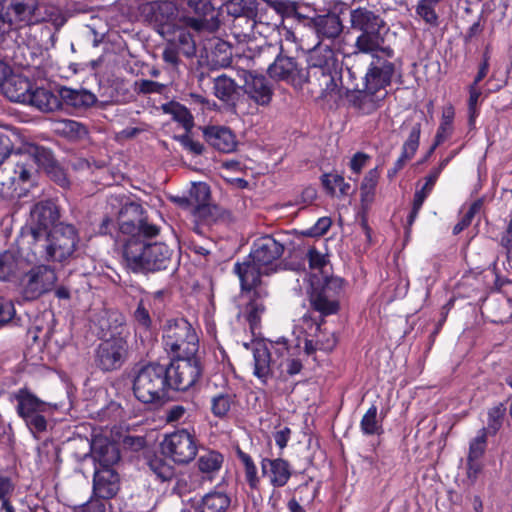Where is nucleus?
Segmentation results:
<instances>
[{
    "label": "nucleus",
    "instance_id": "nucleus-53",
    "mask_svg": "<svg viewBox=\"0 0 512 512\" xmlns=\"http://www.w3.org/2000/svg\"><path fill=\"white\" fill-rule=\"evenodd\" d=\"M212 47L214 48L212 54L215 56V63L221 66L228 65L232 55L229 44L218 38H214L211 41V48Z\"/></svg>",
    "mask_w": 512,
    "mask_h": 512
},
{
    "label": "nucleus",
    "instance_id": "nucleus-32",
    "mask_svg": "<svg viewBox=\"0 0 512 512\" xmlns=\"http://www.w3.org/2000/svg\"><path fill=\"white\" fill-rule=\"evenodd\" d=\"M185 4V0H164L159 2L157 15L160 19V32L163 35H169L172 28L177 26L174 21L179 16V8Z\"/></svg>",
    "mask_w": 512,
    "mask_h": 512
},
{
    "label": "nucleus",
    "instance_id": "nucleus-23",
    "mask_svg": "<svg viewBox=\"0 0 512 512\" xmlns=\"http://www.w3.org/2000/svg\"><path fill=\"white\" fill-rule=\"evenodd\" d=\"M386 95L387 91L378 93L364 85L363 89L351 92L348 95V101L360 113L369 115L381 106Z\"/></svg>",
    "mask_w": 512,
    "mask_h": 512
},
{
    "label": "nucleus",
    "instance_id": "nucleus-51",
    "mask_svg": "<svg viewBox=\"0 0 512 512\" xmlns=\"http://www.w3.org/2000/svg\"><path fill=\"white\" fill-rule=\"evenodd\" d=\"M234 403V396L229 393H220L211 398V412L217 418L227 416Z\"/></svg>",
    "mask_w": 512,
    "mask_h": 512
},
{
    "label": "nucleus",
    "instance_id": "nucleus-9",
    "mask_svg": "<svg viewBox=\"0 0 512 512\" xmlns=\"http://www.w3.org/2000/svg\"><path fill=\"white\" fill-rule=\"evenodd\" d=\"M163 454L177 464H188L197 455L198 441L194 432L179 429L166 435L161 443Z\"/></svg>",
    "mask_w": 512,
    "mask_h": 512
},
{
    "label": "nucleus",
    "instance_id": "nucleus-40",
    "mask_svg": "<svg viewBox=\"0 0 512 512\" xmlns=\"http://www.w3.org/2000/svg\"><path fill=\"white\" fill-rule=\"evenodd\" d=\"M230 506V498L222 492H211L206 494L195 512H225Z\"/></svg>",
    "mask_w": 512,
    "mask_h": 512
},
{
    "label": "nucleus",
    "instance_id": "nucleus-52",
    "mask_svg": "<svg viewBox=\"0 0 512 512\" xmlns=\"http://www.w3.org/2000/svg\"><path fill=\"white\" fill-rule=\"evenodd\" d=\"M224 7L229 15L234 16L235 19L238 20V25L245 23L246 26H248V28L254 27L255 21L253 20V18L247 15H243L245 7L242 4V1L229 0L224 4Z\"/></svg>",
    "mask_w": 512,
    "mask_h": 512
},
{
    "label": "nucleus",
    "instance_id": "nucleus-45",
    "mask_svg": "<svg viewBox=\"0 0 512 512\" xmlns=\"http://www.w3.org/2000/svg\"><path fill=\"white\" fill-rule=\"evenodd\" d=\"M360 428L365 435H379L383 432L382 421L378 419V410L375 405H372L362 417Z\"/></svg>",
    "mask_w": 512,
    "mask_h": 512
},
{
    "label": "nucleus",
    "instance_id": "nucleus-48",
    "mask_svg": "<svg viewBox=\"0 0 512 512\" xmlns=\"http://www.w3.org/2000/svg\"><path fill=\"white\" fill-rule=\"evenodd\" d=\"M237 456L243 464L245 479L249 487L251 489H257L259 487L260 478L258 476V470L253 459L250 455L240 449L237 450Z\"/></svg>",
    "mask_w": 512,
    "mask_h": 512
},
{
    "label": "nucleus",
    "instance_id": "nucleus-38",
    "mask_svg": "<svg viewBox=\"0 0 512 512\" xmlns=\"http://www.w3.org/2000/svg\"><path fill=\"white\" fill-rule=\"evenodd\" d=\"M254 375L265 381L272 372L271 352L265 344L258 343L253 348Z\"/></svg>",
    "mask_w": 512,
    "mask_h": 512
},
{
    "label": "nucleus",
    "instance_id": "nucleus-10",
    "mask_svg": "<svg viewBox=\"0 0 512 512\" xmlns=\"http://www.w3.org/2000/svg\"><path fill=\"white\" fill-rule=\"evenodd\" d=\"M195 16H181L179 22L196 33L213 32L219 27V9L213 0H185Z\"/></svg>",
    "mask_w": 512,
    "mask_h": 512
},
{
    "label": "nucleus",
    "instance_id": "nucleus-63",
    "mask_svg": "<svg viewBox=\"0 0 512 512\" xmlns=\"http://www.w3.org/2000/svg\"><path fill=\"white\" fill-rule=\"evenodd\" d=\"M150 468L162 481L170 480L174 474L173 468L162 459L152 460Z\"/></svg>",
    "mask_w": 512,
    "mask_h": 512
},
{
    "label": "nucleus",
    "instance_id": "nucleus-56",
    "mask_svg": "<svg viewBox=\"0 0 512 512\" xmlns=\"http://www.w3.org/2000/svg\"><path fill=\"white\" fill-rule=\"evenodd\" d=\"M432 188L426 186L423 184V186L416 190L413 198L412 203V210L408 217V224L412 225L415 219L417 218L419 211L422 208L423 203L425 202L426 198L430 195L432 192Z\"/></svg>",
    "mask_w": 512,
    "mask_h": 512
},
{
    "label": "nucleus",
    "instance_id": "nucleus-4",
    "mask_svg": "<svg viewBox=\"0 0 512 512\" xmlns=\"http://www.w3.org/2000/svg\"><path fill=\"white\" fill-rule=\"evenodd\" d=\"M308 79L312 80L313 85L317 86L323 95L334 92L337 88L338 60L332 48L328 45L318 44L308 52L307 56Z\"/></svg>",
    "mask_w": 512,
    "mask_h": 512
},
{
    "label": "nucleus",
    "instance_id": "nucleus-24",
    "mask_svg": "<svg viewBox=\"0 0 512 512\" xmlns=\"http://www.w3.org/2000/svg\"><path fill=\"white\" fill-rule=\"evenodd\" d=\"M28 156L40 169L51 175L61 186L68 184L63 171L57 166L51 151L42 146H31L28 148Z\"/></svg>",
    "mask_w": 512,
    "mask_h": 512
},
{
    "label": "nucleus",
    "instance_id": "nucleus-37",
    "mask_svg": "<svg viewBox=\"0 0 512 512\" xmlns=\"http://www.w3.org/2000/svg\"><path fill=\"white\" fill-rule=\"evenodd\" d=\"M60 99L61 103L64 102L77 109L88 108L97 100L96 96L90 91L84 89L76 90L67 87L60 90Z\"/></svg>",
    "mask_w": 512,
    "mask_h": 512
},
{
    "label": "nucleus",
    "instance_id": "nucleus-41",
    "mask_svg": "<svg viewBox=\"0 0 512 512\" xmlns=\"http://www.w3.org/2000/svg\"><path fill=\"white\" fill-rule=\"evenodd\" d=\"M275 353L278 354L282 360L278 364V368L282 373H286L290 376L298 374L302 369V363L299 359L291 357L290 350L287 346V342H277L273 346Z\"/></svg>",
    "mask_w": 512,
    "mask_h": 512
},
{
    "label": "nucleus",
    "instance_id": "nucleus-59",
    "mask_svg": "<svg viewBox=\"0 0 512 512\" xmlns=\"http://www.w3.org/2000/svg\"><path fill=\"white\" fill-rule=\"evenodd\" d=\"M432 3L426 0H420L416 6V13L429 25H438V15L435 11V7Z\"/></svg>",
    "mask_w": 512,
    "mask_h": 512
},
{
    "label": "nucleus",
    "instance_id": "nucleus-6",
    "mask_svg": "<svg viewBox=\"0 0 512 512\" xmlns=\"http://www.w3.org/2000/svg\"><path fill=\"white\" fill-rule=\"evenodd\" d=\"M20 28L50 22L59 29L66 21L55 5L39 0H13Z\"/></svg>",
    "mask_w": 512,
    "mask_h": 512
},
{
    "label": "nucleus",
    "instance_id": "nucleus-30",
    "mask_svg": "<svg viewBox=\"0 0 512 512\" xmlns=\"http://www.w3.org/2000/svg\"><path fill=\"white\" fill-rule=\"evenodd\" d=\"M1 89L10 101L26 104L32 85L26 77L11 74Z\"/></svg>",
    "mask_w": 512,
    "mask_h": 512
},
{
    "label": "nucleus",
    "instance_id": "nucleus-5",
    "mask_svg": "<svg viewBox=\"0 0 512 512\" xmlns=\"http://www.w3.org/2000/svg\"><path fill=\"white\" fill-rule=\"evenodd\" d=\"M164 349L173 358L195 356L199 339L195 329L184 318L170 319L163 328Z\"/></svg>",
    "mask_w": 512,
    "mask_h": 512
},
{
    "label": "nucleus",
    "instance_id": "nucleus-49",
    "mask_svg": "<svg viewBox=\"0 0 512 512\" xmlns=\"http://www.w3.org/2000/svg\"><path fill=\"white\" fill-rule=\"evenodd\" d=\"M379 179V172L377 168L369 170L360 187L361 201L365 204H370L375 195V189Z\"/></svg>",
    "mask_w": 512,
    "mask_h": 512
},
{
    "label": "nucleus",
    "instance_id": "nucleus-3",
    "mask_svg": "<svg viewBox=\"0 0 512 512\" xmlns=\"http://www.w3.org/2000/svg\"><path fill=\"white\" fill-rule=\"evenodd\" d=\"M169 389V370L165 365L150 363L142 366L133 379V393L145 404L163 402Z\"/></svg>",
    "mask_w": 512,
    "mask_h": 512
},
{
    "label": "nucleus",
    "instance_id": "nucleus-17",
    "mask_svg": "<svg viewBox=\"0 0 512 512\" xmlns=\"http://www.w3.org/2000/svg\"><path fill=\"white\" fill-rule=\"evenodd\" d=\"M56 206L51 201H41L36 203L30 211V234L31 241L34 242L38 238L45 236L47 230L57 220Z\"/></svg>",
    "mask_w": 512,
    "mask_h": 512
},
{
    "label": "nucleus",
    "instance_id": "nucleus-46",
    "mask_svg": "<svg viewBox=\"0 0 512 512\" xmlns=\"http://www.w3.org/2000/svg\"><path fill=\"white\" fill-rule=\"evenodd\" d=\"M236 87L234 80L224 74L214 79V94L221 101H231L236 93Z\"/></svg>",
    "mask_w": 512,
    "mask_h": 512
},
{
    "label": "nucleus",
    "instance_id": "nucleus-13",
    "mask_svg": "<svg viewBox=\"0 0 512 512\" xmlns=\"http://www.w3.org/2000/svg\"><path fill=\"white\" fill-rule=\"evenodd\" d=\"M56 281V273L51 267L39 265L32 268L21 278V291L25 299L34 300L50 291Z\"/></svg>",
    "mask_w": 512,
    "mask_h": 512
},
{
    "label": "nucleus",
    "instance_id": "nucleus-12",
    "mask_svg": "<svg viewBox=\"0 0 512 512\" xmlns=\"http://www.w3.org/2000/svg\"><path fill=\"white\" fill-rule=\"evenodd\" d=\"M269 292L266 288L255 289L239 295L238 317L242 316L252 332L259 329L268 310Z\"/></svg>",
    "mask_w": 512,
    "mask_h": 512
},
{
    "label": "nucleus",
    "instance_id": "nucleus-14",
    "mask_svg": "<svg viewBox=\"0 0 512 512\" xmlns=\"http://www.w3.org/2000/svg\"><path fill=\"white\" fill-rule=\"evenodd\" d=\"M127 352V342L123 337H111L99 344L96 350V363L104 371L119 369L126 359Z\"/></svg>",
    "mask_w": 512,
    "mask_h": 512
},
{
    "label": "nucleus",
    "instance_id": "nucleus-58",
    "mask_svg": "<svg viewBox=\"0 0 512 512\" xmlns=\"http://www.w3.org/2000/svg\"><path fill=\"white\" fill-rule=\"evenodd\" d=\"M171 114L175 121L182 124L187 132L194 126L193 116L190 111L181 104H173L171 107Z\"/></svg>",
    "mask_w": 512,
    "mask_h": 512
},
{
    "label": "nucleus",
    "instance_id": "nucleus-21",
    "mask_svg": "<svg viewBox=\"0 0 512 512\" xmlns=\"http://www.w3.org/2000/svg\"><path fill=\"white\" fill-rule=\"evenodd\" d=\"M244 93L257 105L267 106L272 100L273 89L264 76L245 72Z\"/></svg>",
    "mask_w": 512,
    "mask_h": 512
},
{
    "label": "nucleus",
    "instance_id": "nucleus-19",
    "mask_svg": "<svg viewBox=\"0 0 512 512\" xmlns=\"http://www.w3.org/2000/svg\"><path fill=\"white\" fill-rule=\"evenodd\" d=\"M394 71V64L387 58L376 57L369 65L364 85L378 93L386 91L385 88L390 84Z\"/></svg>",
    "mask_w": 512,
    "mask_h": 512
},
{
    "label": "nucleus",
    "instance_id": "nucleus-1",
    "mask_svg": "<svg viewBox=\"0 0 512 512\" xmlns=\"http://www.w3.org/2000/svg\"><path fill=\"white\" fill-rule=\"evenodd\" d=\"M79 242L78 233L71 224H60L51 233L30 242L32 261L65 262L75 253Z\"/></svg>",
    "mask_w": 512,
    "mask_h": 512
},
{
    "label": "nucleus",
    "instance_id": "nucleus-27",
    "mask_svg": "<svg viewBox=\"0 0 512 512\" xmlns=\"http://www.w3.org/2000/svg\"><path fill=\"white\" fill-rule=\"evenodd\" d=\"M119 490V476L112 468H96L93 492L101 499L114 497Z\"/></svg>",
    "mask_w": 512,
    "mask_h": 512
},
{
    "label": "nucleus",
    "instance_id": "nucleus-42",
    "mask_svg": "<svg viewBox=\"0 0 512 512\" xmlns=\"http://www.w3.org/2000/svg\"><path fill=\"white\" fill-rule=\"evenodd\" d=\"M210 199V189L206 183L200 182L193 184L188 198H178L176 201L189 210L208 203Z\"/></svg>",
    "mask_w": 512,
    "mask_h": 512
},
{
    "label": "nucleus",
    "instance_id": "nucleus-62",
    "mask_svg": "<svg viewBox=\"0 0 512 512\" xmlns=\"http://www.w3.org/2000/svg\"><path fill=\"white\" fill-rule=\"evenodd\" d=\"M480 209V202H474L471 204L467 212L462 216L461 220L454 226L453 234L457 235L461 233L465 228H467L471 224L475 214L478 213Z\"/></svg>",
    "mask_w": 512,
    "mask_h": 512
},
{
    "label": "nucleus",
    "instance_id": "nucleus-28",
    "mask_svg": "<svg viewBox=\"0 0 512 512\" xmlns=\"http://www.w3.org/2000/svg\"><path fill=\"white\" fill-rule=\"evenodd\" d=\"M206 142L220 152H233L237 146L234 133L224 126H207L203 128Z\"/></svg>",
    "mask_w": 512,
    "mask_h": 512
},
{
    "label": "nucleus",
    "instance_id": "nucleus-47",
    "mask_svg": "<svg viewBox=\"0 0 512 512\" xmlns=\"http://www.w3.org/2000/svg\"><path fill=\"white\" fill-rule=\"evenodd\" d=\"M223 456L217 451H207L203 453L197 461L199 470L205 474L218 472L223 464Z\"/></svg>",
    "mask_w": 512,
    "mask_h": 512
},
{
    "label": "nucleus",
    "instance_id": "nucleus-60",
    "mask_svg": "<svg viewBox=\"0 0 512 512\" xmlns=\"http://www.w3.org/2000/svg\"><path fill=\"white\" fill-rule=\"evenodd\" d=\"M16 321V311L11 300L0 297V327Z\"/></svg>",
    "mask_w": 512,
    "mask_h": 512
},
{
    "label": "nucleus",
    "instance_id": "nucleus-18",
    "mask_svg": "<svg viewBox=\"0 0 512 512\" xmlns=\"http://www.w3.org/2000/svg\"><path fill=\"white\" fill-rule=\"evenodd\" d=\"M355 54H370L373 59L382 57L391 59L394 56V50L385 44V38L382 30L365 31L355 40Z\"/></svg>",
    "mask_w": 512,
    "mask_h": 512
},
{
    "label": "nucleus",
    "instance_id": "nucleus-44",
    "mask_svg": "<svg viewBox=\"0 0 512 512\" xmlns=\"http://www.w3.org/2000/svg\"><path fill=\"white\" fill-rule=\"evenodd\" d=\"M138 209L139 205L128 202L125 196L111 195L107 199L105 213L120 220L129 210L137 211Z\"/></svg>",
    "mask_w": 512,
    "mask_h": 512
},
{
    "label": "nucleus",
    "instance_id": "nucleus-2",
    "mask_svg": "<svg viewBox=\"0 0 512 512\" xmlns=\"http://www.w3.org/2000/svg\"><path fill=\"white\" fill-rule=\"evenodd\" d=\"M123 258L134 272H155L169 267L172 251L164 243L147 244L137 238H130L124 245Z\"/></svg>",
    "mask_w": 512,
    "mask_h": 512
},
{
    "label": "nucleus",
    "instance_id": "nucleus-25",
    "mask_svg": "<svg viewBox=\"0 0 512 512\" xmlns=\"http://www.w3.org/2000/svg\"><path fill=\"white\" fill-rule=\"evenodd\" d=\"M234 272L240 280L241 293L263 288L261 275L266 273L264 267L256 264L252 259L234 265Z\"/></svg>",
    "mask_w": 512,
    "mask_h": 512
},
{
    "label": "nucleus",
    "instance_id": "nucleus-34",
    "mask_svg": "<svg viewBox=\"0 0 512 512\" xmlns=\"http://www.w3.org/2000/svg\"><path fill=\"white\" fill-rule=\"evenodd\" d=\"M26 104L32 105L43 112H53L61 108L60 94H55L46 88L31 90Z\"/></svg>",
    "mask_w": 512,
    "mask_h": 512
},
{
    "label": "nucleus",
    "instance_id": "nucleus-64",
    "mask_svg": "<svg viewBox=\"0 0 512 512\" xmlns=\"http://www.w3.org/2000/svg\"><path fill=\"white\" fill-rule=\"evenodd\" d=\"M136 89L139 93L143 94H151V93H157L161 94L166 89V85L152 81V80H140L135 83Z\"/></svg>",
    "mask_w": 512,
    "mask_h": 512
},
{
    "label": "nucleus",
    "instance_id": "nucleus-11",
    "mask_svg": "<svg viewBox=\"0 0 512 512\" xmlns=\"http://www.w3.org/2000/svg\"><path fill=\"white\" fill-rule=\"evenodd\" d=\"M169 370V385L171 389L186 391L200 378L202 368L197 356L175 357Z\"/></svg>",
    "mask_w": 512,
    "mask_h": 512
},
{
    "label": "nucleus",
    "instance_id": "nucleus-8",
    "mask_svg": "<svg viewBox=\"0 0 512 512\" xmlns=\"http://www.w3.org/2000/svg\"><path fill=\"white\" fill-rule=\"evenodd\" d=\"M11 400L16 401V411L29 430L35 433L44 432L47 421L43 413L46 411V403L25 388L19 389L11 395Z\"/></svg>",
    "mask_w": 512,
    "mask_h": 512
},
{
    "label": "nucleus",
    "instance_id": "nucleus-36",
    "mask_svg": "<svg viewBox=\"0 0 512 512\" xmlns=\"http://www.w3.org/2000/svg\"><path fill=\"white\" fill-rule=\"evenodd\" d=\"M182 26H175L172 28L170 34H172L171 38H168V41H173L176 47L181 51V53L190 58L195 56L196 54V40L194 36L188 31L189 27L183 22H180Z\"/></svg>",
    "mask_w": 512,
    "mask_h": 512
},
{
    "label": "nucleus",
    "instance_id": "nucleus-31",
    "mask_svg": "<svg viewBox=\"0 0 512 512\" xmlns=\"http://www.w3.org/2000/svg\"><path fill=\"white\" fill-rule=\"evenodd\" d=\"M29 259H31L29 256L25 260L13 251L0 254V280L12 281L17 278L26 269Z\"/></svg>",
    "mask_w": 512,
    "mask_h": 512
},
{
    "label": "nucleus",
    "instance_id": "nucleus-61",
    "mask_svg": "<svg viewBox=\"0 0 512 512\" xmlns=\"http://www.w3.org/2000/svg\"><path fill=\"white\" fill-rule=\"evenodd\" d=\"M469 99H468V111H469V120L470 122H474L475 118L478 115V103L479 99L482 95L481 88L476 85L469 86Z\"/></svg>",
    "mask_w": 512,
    "mask_h": 512
},
{
    "label": "nucleus",
    "instance_id": "nucleus-43",
    "mask_svg": "<svg viewBox=\"0 0 512 512\" xmlns=\"http://www.w3.org/2000/svg\"><path fill=\"white\" fill-rule=\"evenodd\" d=\"M120 230L123 233L131 234L135 238L136 234H141L144 237H155L159 234L160 227L150 223L148 219H140L138 223L133 221H122Z\"/></svg>",
    "mask_w": 512,
    "mask_h": 512
},
{
    "label": "nucleus",
    "instance_id": "nucleus-26",
    "mask_svg": "<svg viewBox=\"0 0 512 512\" xmlns=\"http://www.w3.org/2000/svg\"><path fill=\"white\" fill-rule=\"evenodd\" d=\"M310 25L321 40H334L343 32V23L336 13L316 15L311 18Z\"/></svg>",
    "mask_w": 512,
    "mask_h": 512
},
{
    "label": "nucleus",
    "instance_id": "nucleus-15",
    "mask_svg": "<svg viewBox=\"0 0 512 512\" xmlns=\"http://www.w3.org/2000/svg\"><path fill=\"white\" fill-rule=\"evenodd\" d=\"M30 177L31 169L27 162L8 159L0 165V198L13 197L17 184L29 181Z\"/></svg>",
    "mask_w": 512,
    "mask_h": 512
},
{
    "label": "nucleus",
    "instance_id": "nucleus-22",
    "mask_svg": "<svg viewBox=\"0 0 512 512\" xmlns=\"http://www.w3.org/2000/svg\"><path fill=\"white\" fill-rule=\"evenodd\" d=\"M261 472L273 487L285 486L292 475L291 465L282 458H262Z\"/></svg>",
    "mask_w": 512,
    "mask_h": 512
},
{
    "label": "nucleus",
    "instance_id": "nucleus-20",
    "mask_svg": "<svg viewBox=\"0 0 512 512\" xmlns=\"http://www.w3.org/2000/svg\"><path fill=\"white\" fill-rule=\"evenodd\" d=\"M283 252L284 246L280 242L271 236H264L255 241L249 258L265 268L278 260Z\"/></svg>",
    "mask_w": 512,
    "mask_h": 512
},
{
    "label": "nucleus",
    "instance_id": "nucleus-57",
    "mask_svg": "<svg viewBox=\"0 0 512 512\" xmlns=\"http://www.w3.org/2000/svg\"><path fill=\"white\" fill-rule=\"evenodd\" d=\"M322 183L329 193L334 194L339 189L341 194H347L350 185L345 182L344 178L337 174H325L322 177Z\"/></svg>",
    "mask_w": 512,
    "mask_h": 512
},
{
    "label": "nucleus",
    "instance_id": "nucleus-55",
    "mask_svg": "<svg viewBox=\"0 0 512 512\" xmlns=\"http://www.w3.org/2000/svg\"><path fill=\"white\" fill-rule=\"evenodd\" d=\"M190 212L196 219L208 225L215 222L218 217V208L209 202L191 209Z\"/></svg>",
    "mask_w": 512,
    "mask_h": 512
},
{
    "label": "nucleus",
    "instance_id": "nucleus-29",
    "mask_svg": "<svg viewBox=\"0 0 512 512\" xmlns=\"http://www.w3.org/2000/svg\"><path fill=\"white\" fill-rule=\"evenodd\" d=\"M350 25L361 33L385 29V21L367 7H357L350 10Z\"/></svg>",
    "mask_w": 512,
    "mask_h": 512
},
{
    "label": "nucleus",
    "instance_id": "nucleus-7",
    "mask_svg": "<svg viewBox=\"0 0 512 512\" xmlns=\"http://www.w3.org/2000/svg\"><path fill=\"white\" fill-rule=\"evenodd\" d=\"M310 303L314 310L322 316L332 315L339 310V296L343 288V280L338 277L325 276L323 282L315 278L312 281Z\"/></svg>",
    "mask_w": 512,
    "mask_h": 512
},
{
    "label": "nucleus",
    "instance_id": "nucleus-35",
    "mask_svg": "<svg viewBox=\"0 0 512 512\" xmlns=\"http://www.w3.org/2000/svg\"><path fill=\"white\" fill-rule=\"evenodd\" d=\"M92 453L99 468H111L120 459V453L114 443L108 441H96L93 444Z\"/></svg>",
    "mask_w": 512,
    "mask_h": 512
},
{
    "label": "nucleus",
    "instance_id": "nucleus-33",
    "mask_svg": "<svg viewBox=\"0 0 512 512\" xmlns=\"http://www.w3.org/2000/svg\"><path fill=\"white\" fill-rule=\"evenodd\" d=\"M19 29L21 28L13 0H0V45L12 31Z\"/></svg>",
    "mask_w": 512,
    "mask_h": 512
},
{
    "label": "nucleus",
    "instance_id": "nucleus-16",
    "mask_svg": "<svg viewBox=\"0 0 512 512\" xmlns=\"http://www.w3.org/2000/svg\"><path fill=\"white\" fill-rule=\"evenodd\" d=\"M269 76L276 81H284L295 88H302L305 83H312L305 71L298 67L292 57L278 55L268 68Z\"/></svg>",
    "mask_w": 512,
    "mask_h": 512
},
{
    "label": "nucleus",
    "instance_id": "nucleus-50",
    "mask_svg": "<svg viewBox=\"0 0 512 512\" xmlns=\"http://www.w3.org/2000/svg\"><path fill=\"white\" fill-rule=\"evenodd\" d=\"M487 435V430L482 428L478 431L477 436L470 441L467 457L470 462V469L473 467V461H477L484 455L487 446Z\"/></svg>",
    "mask_w": 512,
    "mask_h": 512
},
{
    "label": "nucleus",
    "instance_id": "nucleus-54",
    "mask_svg": "<svg viewBox=\"0 0 512 512\" xmlns=\"http://www.w3.org/2000/svg\"><path fill=\"white\" fill-rule=\"evenodd\" d=\"M506 413V407L500 403L488 412V424L485 428L488 434L495 435L502 426V421Z\"/></svg>",
    "mask_w": 512,
    "mask_h": 512
},
{
    "label": "nucleus",
    "instance_id": "nucleus-39",
    "mask_svg": "<svg viewBox=\"0 0 512 512\" xmlns=\"http://www.w3.org/2000/svg\"><path fill=\"white\" fill-rule=\"evenodd\" d=\"M421 134V124L415 123L409 133L407 140L402 146L400 157L395 162L394 173L401 170L407 161H409L416 153L419 147V139Z\"/></svg>",
    "mask_w": 512,
    "mask_h": 512
}]
</instances>
